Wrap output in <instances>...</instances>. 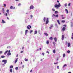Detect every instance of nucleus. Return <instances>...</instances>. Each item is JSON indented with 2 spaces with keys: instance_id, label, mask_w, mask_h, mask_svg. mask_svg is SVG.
I'll use <instances>...</instances> for the list:
<instances>
[{
  "instance_id": "aec40b11",
  "label": "nucleus",
  "mask_w": 73,
  "mask_h": 73,
  "mask_svg": "<svg viewBox=\"0 0 73 73\" xmlns=\"http://www.w3.org/2000/svg\"><path fill=\"white\" fill-rule=\"evenodd\" d=\"M66 29L65 28V27H64L63 28H62V31H64L65 30V29Z\"/></svg>"
},
{
  "instance_id": "3c124183",
  "label": "nucleus",
  "mask_w": 73,
  "mask_h": 73,
  "mask_svg": "<svg viewBox=\"0 0 73 73\" xmlns=\"http://www.w3.org/2000/svg\"><path fill=\"white\" fill-rule=\"evenodd\" d=\"M8 52V50L6 51L5 52H6V53H7Z\"/></svg>"
},
{
  "instance_id": "20e7f679",
  "label": "nucleus",
  "mask_w": 73,
  "mask_h": 73,
  "mask_svg": "<svg viewBox=\"0 0 73 73\" xmlns=\"http://www.w3.org/2000/svg\"><path fill=\"white\" fill-rule=\"evenodd\" d=\"M29 27H30V28H29ZM27 28L28 29H30V28H32V27L30 25H29L27 26Z\"/></svg>"
},
{
  "instance_id": "6ab92c4d",
  "label": "nucleus",
  "mask_w": 73,
  "mask_h": 73,
  "mask_svg": "<svg viewBox=\"0 0 73 73\" xmlns=\"http://www.w3.org/2000/svg\"><path fill=\"white\" fill-rule=\"evenodd\" d=\"M53 52L54 53H56V50H53Z\"/></svg>"
},
{
  "instance_id": "cd10ccee",
  "label": "nucleus",
  "mask_w": 73,
  "mask_h": 73,
  "mask_svg": "<svg viewBox=\"0 0 73 73\" xmlns=\"http://www.w3.org/2000/svg\"><path fill=\"white\" fill-rule=\"evenodd\" d=\"M25 61H28V59H27V58H25Z\"/></svg>"
},
{
  "instance_id": "f3484780",
  "label": "nucleus",
  "mask_w": 73,
  "mask_h": 73,
  "mask_svg": "<svg viewBox=\"0 0 73 73\" xmlns=\"http://www.w3.org/2000/svg\"><path fill=\"white\" fill-rule=\"evenodd\" d=\"M43 20H44V22H45V21L46 20V18L45 17H44V18L43 19Z\"/></svg>"
},
{
  "instance_id": "338daca9",
  "label": "nucleus",
  "mask_w": 73,
  "mask_h": 73,
  "mask_svg": "<svg viewBox=\"0 0 73 73\" xmlns=\"http://www.w3.org/2000/svg\"><path fill=\"white\" fill-rule=\"evenodd\" d=\"M57 2L58 3H59V1L58 0L57 1Z\"/></svg>"
},
{
  "instance_id": "f704fd0d",
  "label": "nucleus",
  "mask_w": 73,
  "mask_h": 73,
  "mask_svg": "<svg viewBox=\"0 0 73 73\" xmlns=\"http://www.w3.org/2000/svg\"><path fill=\"white\" fill-rule=\"evenodd\" d=\"M21 5V4L20 3H19L18 5V6H20V5Z\"/></svg>"
},
{
  "instance_id": "13d9d810",
  "label": "nucleus",
  "mask_w": 73,
  "mask_h": 73,
  "mask_svg": "<svg viewBox=\"0 0 73 73\" xmlns=\"http://www.w3.org/2000/svg\"><path fill=\"white\" fill-rule=\"evenodd\" d=\"M22 68H24V65L22 66Z\"/></svg>"
},
{
  "instance_id": "412c9836",
  "label": "nucleus",
  "mask_w": 73,
  "mask_h": 73,
  "mask_svg": "<svg viewBox=\"0 0 73 73\" xmlns=\"http://www.w3.org/2000/svg\"><path fill=\"white\" fill-rule=\"evenodd\" d=\"M18 60V58H17L16 60L15 61V63H16L17 62V60Z\"/></svg>"
},
{
  "instance_id": "4d7b16f0",
  "label": "nucleus",
  "mask_w": 73,
  "mask_h": 73,
  "mask_svg": "<svg viewBox=\"0 0 73 73\" xmlns=\"http://www.w3.org/2000/svg\"><path fill=\"white\" fill-rule=\"evenodd\" d=\"M50 27L51 28H52V27H53V25H51V26H50Z\"/></svg>"
},
{
  "instance_id": "680f3d73",
  "label": "nucleus",
  "mask_w": 73,
  "mask_h": 73,
  "mask_svg": "<svg viewBox=\"0 0 73 73\" xmlns=\"http://www.w3.org/2000/svg\"><path fill=\"white\" fill-rule=\"evenodd\" d=\"M58 58H57V61H58Z\"/></svg>"
},
{
  "instance_id": "5701e85b",
  "label": "nucleus",
  "mask_w": 73,
  "mask_h": 73,
  "mask_svg": "<svg viewBox=\"0 0 73 73\" xmlns=\"http://www.w3.org/2000/svg\"><path fill=\"white\" fill-rule=\"evenodd\" d=\"M57 21L58 24H60V21L59 20H57Z\"/></svg>"
},
{
  "instance_id": "393cba45",
  "label": "nucleus",
  "mask_w": 73,
  "mask_h": 73,
  "mask_svg": "<svg viewBox=\"0 0 73 73\" xmlns=\"http://www.w3.org/2000/svg\"><path fill=\"white\" fill-rule=\"evenodd\" d=\"M10 72L11 73H12V69L11 68L10 69Z\"/></svg>"
},
{
  "instance_id": "f8f14e48",
  "label": "nucleus",
  "mask_w": 73,
  "mask_h": 73,
  "mask_svg": "<svg viewBox=\"0 0 73 73\" xmlns=\"http://www.w3.org/2000/svg\"><path fill=\"white\" fill-rule=\"evenodd\" d=\"M44 34L46 36H48V34H47V33H44Z\"/></svg>"
},
{
  "instance_id": "7ed1b4c3",
  "label": "nucleus",
  "mask_w": 73,
  "mask_h": 73,
  "mask_svg": "<svg viewBox=\"0 0 73 73\" xmlns=\"http://www.w3.org/2000/svg\"><path fill=\"white\" fill-rule=\"evenodd\" d=\"M48 23H49V18H46V24H48Z\"/></svg>"
},
{
  "instance_id": "37998d69",
  "label": "nucleus",
  "mask_w": 73,
  "mask_h": 73,
  "mask_svg": "<svg viewBox=\"0 0 73 73\" xmlns=\"http://www.w3.org/2000/svg\"><path fill=\"white\" fill-rule=\"evenodd\" d=\"M54 64H55V65H56V64H58V62H57L56 63H54Z\"/></svg>"
},
{
  "instance_id": "4be33fe9",
  "label": "nucleus",
  "mask_w": 73,
  "mask_h": 73,
  "mask_svg": "<svg viewBox=\"0 0 73 73\" xmlns=\"http://www.w3.org/2000/svg\"><path fill=\"white\" fill-rule=\"evenodd\" d=\"M67 66V65H66V64H65L63 66L64 68H65V66Z\"/></svg>"
},
{
  "instance_id": "5fc2aeb1",
  "label": "nucleus",
  "mask_w": 73,
  "mask_h": 73,
  "mask_svg": "<svg viewBox=\"0 0 73 73\" xmlns=\"http://www.w3.org/2000/svg\"><path fill=\"white\" fill-rule=\"evenodd\" d=\"M4 54L5 55H6V54H7L6 52H5L4 53Z\"/></svg>"
},
{
  "instance_id": "09e8293b",
  "label": "nucleus",
  "mask_w": 73,
  "mask_h": 73,
  "mask_svg": "<svg viewBox=\"0 0 73 73\" xmlns=\"http://www.w3.org/2000/svg\"><path fill=\"white\" fill-rule=\"evenodd\" d=\"M46 52L48 54H49V51H47Z\"/></svg>"
},
{
  "instance_id": "0eeeda50",
  "label": "nucleus",
  "mask_w": 73,
  "mask_h": 73,
  "mask_svg": "<svg viewBox=\"0 0 73 73\" xmlns=\"http://www.w3.org/2000/svg\"><path fill=\"white\" fill-rule=\"evenodd\" d=\"M64 39V35H62V40H63Z\"/></svg>"
},
{
  "instance_id": "69168bd1",
  "label": "nucleus",
  "mask_w": 73,
  "mask_h": 73,
  "mask_svg": "<svg viewBox=\"0 0 73 73\" xmlns=\"http://www.w3.org/2000/svg\"><path fill=\"white\" fill-rule=\"evenodd\" d=\"M71 27H73V24H72V25H71Z\"/></svg>"
},
{
  "instance_id": "e2e57ef3",
  "label": "nucleus",
  "mask_w": 73,
  "mask_h": 73,
  "mask_svg": "<svg viewBox=\"0 0 73 73\" xmlns=\"http://www.w3.org/2000/svg\"><path fill=\"white\" fill-rule=\"evenodd\" d=\"M61 17H63V16H64V15H61Z\"/></svg>"
},
{
  "instance_id": "052dcab7",
  "label": "nucleus",
  "mask_w": 73,
  "mask_h": 73,
  "mask_svg": "<svg viewBox=\"0 0 73 73\" xmlns=\"http://www.w3.org/2000/svg\"><path fill=\"white\" fill-rule=\"evenodd\" d=\"M9 53H10L11 52V51H10V50H9L8 51Z\"/></svg>"
},
{
  "instance_id": "8fccbe9b",
  "label": "nucleus",
  "mask_w": 73,
  "mask_h": 73,
  "mask_svg": "<svg viewBox=\"0 0 73 73\" xmlns=\"http://www.w3.org/2000/svg\"><path fill=\"white\" fill-rule=\"evenodd\" d=\"M42 54L43 55V56H44V52H43L42 53Z\"/></svg>"
},
{
  "instance_id": "49530a36",
  "label": "nucleus",
  "mask_w": 73,
  "mask_h": 73,
  "mask_svg": "<svg viewBox=\"0 0 73 73\" xmlns=\"http://www.w3.org/2000/svg\"><path fill=\"white\" fill-rule=\"evenodd\" d=\"M7 15H8V14H7V13H6L5 16H7Z\"/></svg>"
},
{
  "instance_id": "79ce46f5",
  "label": "nucleus",
  "mask_w": 73,
  "mask_h": 73,
  "mask_svg": "<svg viewBox=\"0 0 73 73\" xmlns=\"http://www.w3.org/2000/svg\"><path fill=\"white\" fill-rule=\"evenodd\" d=\"M3 5H4V7H6V4H4Z\"/></svg>"
},
{
  "instance_id": "bf43d9fd",
  "label": "nucleus",
  "mask_w": 73,
  "mask_h": 73,
  "mask_svg": "<svg viewBox=\"0 0 73 73\" xmlns=\"http://www.w3.org/2000/svg\"><path fill=\"white\" fill-rule=\"evenodd\" d=\"M49 28L50 29H52V27H49Z\"/></svg>"
},
{
  "instance_id": "1a4fd4ad",
  "label": "nucleus",
  "mask_w": 73,
  "mask_h": 73,
  "mask_svg": "<svg viewBox=\"0 0 73 73\" xmlns=\"http://www.w3.org/2000/svg\"><path fill=\"white\" fill-rule=\"evenodd\" d=\"M46 43L47 44H49V41L47 40Z\"/></svg>"
},
{
  "instance_id": "ddd939ff",
  "label": "nucleus",
  "mask_w": 73,
  "mask_h": 73,
  "mask_svg": "<svg viewBox=\"0 0 73 73\" xmlns=\"http://www.w3.org/2000/svg\"><path fill=\"white\" fill-rule=\"evenodd\" d=\"M49 40H53V37H51L49 38Z\"/></svg>"
},
{
  "instance_id": "f257e3e1",
  "label": "nucleus",
  "mask_w": 73,
  "mask_h": 73,
  "mask_svg": "<svg viewBox=\"0 0 73 73\" xmlns=\"http://www.w3.org/2000/svg\"><path fill=\"white\" fill-rule=\"evenodd\" d=\"M54 7L55 8H57V9H58V7H61V5L60 4V3H59L58 5L57 4L55 5Z\"/></svg>"
},
{
  "instance_id": "dca6fc26",
  "label": "nucleus",
  "mask_w": 73,
  "mask_h": 73,
  "mask_svg": "<svg viewBox=\"0 0 73 73\" xmlns=\"http://www.w3.org/2000/svg\"><path fill=\"white\" fill-rule=\"evenodd\" d=\"M37 33V31H35V33H34V34H35V35H36Z\"/></svg>"
},
{
  "instance_id": "c9c22d12",
  "label": "nucleus",
  "mask_w": 73,
  "mask_h": 73,
  "mask_svg": "<svg viewBox=\"0 0 73 73\" xmlns=\"http://www.w3.org/2000/svg\"><path fill=\"white\" fill-rule=\"evenodd\" d=\"M7 13H9V9H7Z\"/></svg>"
},
{
  "instance_id": "e433bc0d",
  "label": "nucleus",
  "mask_w": 73,
  "mask_h": 73,
  "mask_svg": "<svg viewBox=\"0 0 73 73\" xmlns=\"http://www.w3.org/2000/svg\"><path fill=\"white\" fill-rule=\"evenodd\" d=\"M65 19V17H62V19Z\"/></svg>"
},
{
  "instance_id": "de8ad7c7",
  "label": "nucleus",
  "mask_w": 73,
  "mask_h": 73,
  "mask_svg": "<svg viewBox=\"0 0 73 73\" xmlns=\"http://www.w3.org/2000/svg\"><path fill=\"white\" fill-rule=\"evenodd\" d=\"M57 69H59V66H58L57 67Z\"/></svg>"
},
{
  "instance_id": "c756f323",
  "label": "nucleus",
  "mask_w": 73,
  "mask_h": 73,
  "mask_svg": "<svg viewBox=\"0 0 73 73\" xmlns=\"http://www.w3.org/2000/svg\"><path fill=\"white\" fill-rule=\"evenodd\" d=\"M1 58H4L5 57V56H1Z\"/></svg>"
},
{
  "instance_id": "2eb2a0df",
  "label": "nucleus",
  "mask_w": 73,
  "mask_h": 73,
  "mask_svg": "<svg viewBox=\"0 0 73 73\" xmlns=\"http://www.w3.org/2000/svg\"><path fill=\"white\" fill-rule=\"evenodd\" d=\"M5 22L4 21V20L3 19L2 20V22H1L2 23H3V24L5 23Z\"/></svg>"
},
{
  "instance_id": "a211bd4d",
  "label": "nucleus",
  "mask_w": 73,
  "mask_h": 73,
  "mask_svg": "<svg viewBox=\"0 0 73 73\" xmlns=\"http://www.w3.org/2000/svg\"><path fill=\"white\" fill-rule=\"evenodd\" d=\"M68 47H69V46H70V43H68Z\"/></svg>"
},
{
  "instance_id": "2f4dec72",
  "label": "nucleus",
  "mask_w": 73,
  "mask_h": 73,
  "mask_svg": "<svg viewBox=\"0 0 73 73\" xmlns=\"http://www.w3.org/2000/svg\"><path fill=\"white\" fill-rule=\"evenodd\" d=\"M15 69L16 70H18V67H16L15 68Z\"/></svg>"
},
{
  "instance_id": "9b49d317",
  "label": "nucleus",
  "mask_w": 73,
  "mask_h": 73,
  "mask_svg": "<svg viewBox=\"0 0 73 73\" xmlns=\"http://www.w3.org/2000/svg\"><path fill=\"white\" fill-rule=\"evenodd\" d=\"M54 40H55L56 42H57V38L56 37L54 38Z\"/></svg>"
},
{
  "instance_id": "ea45409f",
  "label": "nucleus",
  "mask_w": 73,
  "mask_h": 73,
  "mask_svg": "<svg viewBox=\"0 0 73 73\" xmlns=\"http://www.w3.org/2000/svg\"><path fill=\"white\" fill-rule=\"evenodd\" d=\"M64 5L65 7H66L67 6V3L65 4Z\"/></svg>"
},
{
  "instance_id": "774afa93",
  "label": "nucleus",
  "mask_w": 73,
  "mask_h": 73,
  "mask_svg": "<svg viewBox=\"0 0 73 73\" xmlns=\"http://www.w3.org/2000/svg\"><path fill=\"white\" fill-rule=\"evenodd\" d=\"M71 38L73 40V36L71 37Z\"/></svg>"
},
{
  "instance_id": "a19ab883",
  "label": "nucleus",
  "mask_w": 73,
  "mask_h": 73,
  "mask_svg": "<svg viewBox=\"0 0 73 73\" xmlns=\"http://www.w3.org/2000/svg\"><path fill=\"white\" fill-rule=\"evenodd\" d=\"M70 3L68 4V7H69V6H70Z\"/></svg>"
},
{
  "instance_id": "9d476101",
  "label": "nucleus",
  "mask_w": 73,
  "mask_h": 73,
  "mask_svg": "<svg viewBox=\"0 0 73 73\" xmlns=\"http://www.w3.org/2000/svg\"><path fill=\"white\" fill-rule=\"evenodd\" d=\"M53 15L54 16H55L56 17H58V15H55L54 14Z\"/></svg>"
},
{
  "instance_id": "4c0bfd02",
  "label": "nucleus",
  "mask_w": 73,
  "mask_h": 73,
  "mask_svg": "<svg viewBox=\"0 0 73 73\" xmlns=\"http://www.w3.org/2000/svg\"><path fill=\"white\" fill-rule=\"evenodd\" d=\"M52 11H53L54 12V11H55V10L53 8L52 9Z\"/></svg>"
},
{
  "instance_id": "6e6d98bb",
  "label": "nucleus",
  "mask_w": 73,
  "mask_h": 73,
  "mask_svg": "<svg viewBox=\"0 0 73 73\" xmlns=\"http://www.w3.org/2000/svg\"><path fill=\"white\" fill-rule=\"evenodd\" d=\"M63 26H64V27H66V25H63Z\"/></svg>"
},
{
  "instance_id": "39448f33",
  "label": "nucleus",
  "mask_w": 73,
  "mask_h": 73,
  "mask_svg": "<svg viewBox=\"0 0 73 73\" xmlns=\"http://www.w3.org/2000/svg\"><path fill=\"white\" fill-rule=\"evenodd\" d=\"M34 8V7L33 5H31L30 7V9H33Z\"/></svg>"
},
{
  "instance_id": "6e6552de",
  "label": "nucleus",
  "mask_w": 73,
  "mask_h": 73,
  "mask_svg": "<svg viewBox=\"0 0 73 73\" xmlns=\"http://www.w3.org/2000/svg\"><path fill=\"white\" fill-rule=\"evenodd\" d=\"M65 11H66V13L67 14H68V13H69V12H68V9H65Z\"/></svg>"
},
{
  "instance_id": "c03bdc74",
  "label": "nucleus",
  "mask_w": 73,
  "mask_h": 73,
  "mask_svg": "<svg viewBox=\"0 0 73 73\" xmlns=\"http://www.w3.org/2000/svg\"><path fill=\"white\" fill-rule=\"evenodd\" d=\"M67 53H70V51L69 50H68V51H67Z\"/></svg>"
},
{
  "instance_id": "4468645a",
  "label": "nucleus",
  "mask_w": 73,
  "mask_h": 73,
  "mask_svg": "<svg viewBox=\"0 0 73 73\" xmlns=\"http://www.w3.org/2000/svg\"><path fill=\"white\" fill-rule=\"evenodd\" d=\"M7 56H11V53H8L7 54Z\"/></svg>"
},
{
  "instance_id": "603ef678",
  "label": "nucleus",
  "mask_w": 73,
  "mask_h": 73,
  "mask_svg": "<svg viewBox=\"0 0 73 73\" xmlns=\"http://www.w3.org/2000/svg\"><path fill=\"white\" fill-rule=\"evenodd\" d=\"M23 51H21V53H23Z\"/></svg>"
},
{
  "instance_id": "58836bf2",
  "label": "nucleus",
  "mask_w": 73,
  "mask_h": 73,
  "mask_svg": "<svg viewBox=\"0 0 73 73\" xmlns=\"http://www.w3.org/2000/svg\"><path fill=\"white\" fill-rule=\"evenodd\" d=\"M53 44L54 45H56V43L54 42H53Z\"/></svg>"
},
{
  "instance_id": "7c9ffc66",
  "label": "nucleus",
  "mask_w": 73,
  "mask_h": 73,
  "mask_svg": "<svg viewBox=\"0 0 73 73\" xmlns=\"http://www.w3.org/2000/svg\"><path fill=\"white\" fill-rule=\"evenodd\" d=\"M63 57H65V54H63Z\"/></svg>"
},
{
  "instance_id": "bb28decb",
  "label": "nucleus",
  "mask_w": 73,
  "mask_h": 73,
  "mask_svg": "<svg viewBox=\"0 0 73 73\" xmlns=\"http://www.w3.org/2000/svg\"><path fill=\"white\" fill-rule=\"evenodd\" d=\"M13 68V66H11L10 67V68Z\"/></svg>"
},
{
  "instance_id": "864d4df0",
  "label": "nucleus",
  "mask_w": 73,
  "mask_h": 73,
  "mask_svg": "<svg viewBox=\"0 0 73 73\" xmlns=\"http://www.w3.org/2000/svg\"><path fill=\"white\" fill-rule=\"evenodd\" d=\"M30 17H33V16L32 15H30Z\"/></svg>"
},
{
  "instance_id": "72a5a7b5",
  "label": "nucleus",
  "mask_w": 73,
  "mask_h": 73,
  "mask_svg": "<svg viewBox=\"0 0 73 73\" xmlns=\"http://www.w3.org/2000/svg\"><path fill=\"white\" fill-rule=\"evenodd\" d=\"M32 32H33V30H31L30 31V33H32Z\"/></svg>"
},
{
  "instance_id": "b1692460",
  "label": "nucleus",
  "mask_w": 73,
  "mask_h": 73,
  "mask_svg": "<svg viewBox=\"0 0 73 73\" xmlns=\"http://www.w3.org/2000/svg\"><path fill=\"white\" fill-rule=\"evenodd\" d=\"M62 23H65V21H64V20H62L61 21Z\"/></svg>"
},
{
  "instance_id": "f03ea898",
  "label": "nucleus",
  "mask_w": 73,
  "mask_h": 73,
  "mask_svg": "<svg viewBox=\"0 0 73 73\" xmlns=\"http://www.w3.org/2000/svg\"><path fill=\"white\" fill-rule=\"evenodd\" d=\"M2 62H4V64H6L7 62V60H3L2 61Z\"/></svg>"
},
{
  "instance_id": "a878e982",
  "label": "nucleus",
  "mask_w": 73,
  "mask_h": 73,
  "mask_svg": "<svg viewBox=\"0 0 73 73\" xmlns=\"http://www.w3.org/2000/svg\"><path fill=\"white\" fill-rule=\"evenodd\" d=\"M28 30H25V34H26V33H28Z\"/></svg>"
},
{
  "instance_id": "c85d7f7f",
  "label": "nucleus",
  "mask_w": 73,
  "mask_h": 73,
  "mask_svg": "<svg viewBox=\"0 0 73 73\" xmlns=\"http://www.w3.org/2000/svg\"><path fill=\"white\" fill-rule=\"evenodd\" d=\"M55 13H56V14H57V13H58V11H56L55 12Z\"/></svg>"
},
{
  "instance_id": "423d86ee",
  "label": "nucleus",
  "mask_w": 73,
  "mask_h": 73,
  "mask_svg": "<svg viewBox=\"0 0 73 73\" xmlns=\"http://www.w3.org/2000/svg\"><path fill=\"white\" fill-rule=\"evenodd\" d=\"M10 9H15V7H13V6H11L10 7Z\"/></svg>"
},
{
  "instance_id": "473e14b6",
  "label": "nucleus",
  "mask_w": 73,
  "mask_h": 73,
  "mask_svg": "<svg viewBox=\"0 0 73 73\" xmlns=\"http://www.w3.org/2000/svg\"><path fill=\"white\" fill-rule=\"evenodd\" d=\"M2 10H3V13H4V8H3V9H2Z\"/></svg>"
},
{
  "instance_id": "a18cd8bd",
  "label": "nucleus",
  "mask_w": 73,
  "mask_h": 73,
  "mask_svg": "<svg viewBox=\"0 0 73 73\" xmlns=\"http://www.w3.org/2000/svg\"><path fill=\"white\" fill-rule=\"evenodd\" d=\"M3 53V51H0V54H1Z\"/></svg>"
},
{
  "instance_id": "0e129e2a",
  "label": "nucleus",
  "mask_w": 73,
  "mask_h": 73,
  "mask_svg": "<svg viewBox=\"0 0 73 73\" xmlns=\"http://www.w3.org/2000/svg\"><path fill=\"white\" fill-rule=\"evenodd\" d=\"M30 72H32V70H31Z\"/></svg>"
}]
</instances>
